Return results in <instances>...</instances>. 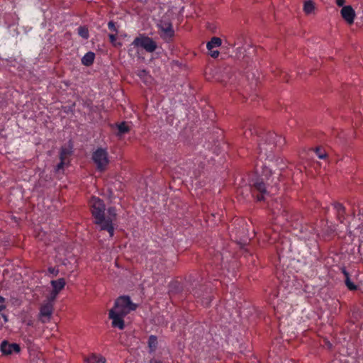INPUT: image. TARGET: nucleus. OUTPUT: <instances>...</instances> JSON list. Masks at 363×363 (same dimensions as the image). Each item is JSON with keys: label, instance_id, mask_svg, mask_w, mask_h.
Here are the masks:
<instances>
[{"label": "nucleus", "instance_id": "15", "mask_svg": "<svg viewBox=\"0 0 363 363\" xmlns=\"http://www.w3.org/2000/svg\"><path fill=\"white\" fill-rule=\"evenodd\" d=\"M222 44V40L218 37H213L209 42L207 43L206 48L208 50H212L214 48L220 47Z\"/></svg>", "mask_w": 363, "mask_h": 363}, {"label": "nucleus", "instance_id": "26", "mask_svg": "<svg viewBox=\"0 0 363 363\" xmlns=\"http://www.w3.org/2000/svg\"><path fill=\"white\" fill-rule=\"evenodd\" d=\"M208 52H209V55L211 57H212L213 58H217L219 55V51L218 50H214L213 49L212 50H208Z\"/></svg>", "mask_w": 363, "mask_h": 363}, {"label": "nucleus", "instance_id": "27", "mask_svg": "<svg viewBox=\"0 0 363 363\" xmlns=\"http://www.w3.org/2000/svg\"><path fill=\"white\" fill-rule=\"evenodd\" d=\"M108 28L111 30H113V31H115L116 33L118 32V30L115 26V23L113 21H109L108 23Z\"/></svg>", "mask_w": 363, "mask_h": 363}, {"label": "nucleus", "instance_id": "5", "mask_svg": "<svg viewBox=\"0 0 363 363\" xmlns=\"http://www.w3.org/2000/svg\"><path fill=\"white\" fill-rule=\"evenodd\" d=\"M92 160L99 171L105 170L109 162L106 150L101 147L97 148L92 154Z\"/></svg>", "mask_w": 363, "mask_h": 363}, {"label": "nucleus", "instance_id": "21", "mask_svg": "<svg viewBox=\"0 0 363 363\" xmlns=\"http://www.w3.org/2000/svg\"><path fill=\"white\" fill-rule=\"evenodd\" d=\"M78 34L84 39H88L89 37V30L84 26H80L78 28Z\"/></svg>", "mask_w": 363, "mask_h": 363}, {"label": "nucleus", "instance_id": "14", "mask_svg": "<svg viewBox=\"0 0 363 363\" xmlns=\"http://www.w3.org/2000/svg\"><path fill=\"white\" fill-rule=\"evenodd\" d=\"M95 54L93 52H86L82 58V63L85 66H90L93 64Z\"/></svg>", "mask_w": 363, "mask_h": 363}, {"label": "nucleus", "instance_id": "6", "mask_svg": "<svg viewBox=\"0 0 363 363\" xmlns=\"http://www.w3.org/2000/svg\"><path fill=\"white\" fill-rule=\"evenodd\" d=\"M108 215L104 216V221L102 223L101 230H106L109 237L112 238L114 235L113 221L116 218V211L114 207H110L107 210Z\"/></svg>", "mask_w": 363, "mask_h": 363}, {"label": "nucleus", "instance_id": "11", "mask_svg": "<svg viewBox=\"0 0 363 363\" xmlns=\"http://www.w3.org/2000/svg\"><path fill=\"white\" fill-rule=\"evenodd\" d=\"M333 208L337 220L340 223H344V221L347 216L345 207L341 203L334 202L333 203Z\"/></svg>", "mask_w": 363, "mask_h": 363}, {"label": "nucleus", "instance_id": "38", "mask_svg": "<svg viewBox=\"0 0 363 363\" xmlns=\"http://www.w3.org/2000/svg\"><path fill=\"white\" fill-rule=\"evenodd\" d=\"M4 302H5V298L0 296V304L1 303L4 304Z\"/></svg>", "mask_w": 363, "mask_h": 363}, {"label": "nucleus", "instance_id": "8", "mask_svg": "<svg viewBox=\"0 0 363 363\" xmlns=\"http://www.w3.org/2000/svg\"><path fill=\"white\" fill-rule=\"evenodd\" d=\"M53 311V305L51 301L43 303L40 308V319L42 323H47L50 320Z\"/></svg>", "mask_w": 363, "mask_h": 363}, {"label": "nucleus", "instance_id": "37", "mask_svg": "<svg viewBox=\"0 0 363 363\" xmlns=\"http://www.w3.org/2000/svg\"><path fill=\"white\" fill-rule=\"evenodd\" d=\"M311 152H315V154H318V147H315L313 150H310Z\"/></svg>", "mask_w": 363, "mask_h": 363}, {"label": "nucleus", "instance_id": "7", "mask_svg": "<svg viewBox=\"0 0 363 363\" xmlns=\"http://www.w3.org/2000/svg\"><path fill=\"white\" fill-rule=\"evenodd\" d=\"M160 31V36L165 40H170L174 35L172 23L167 19H162L157 24Z\"/></svg>", "mask_w": 363, "mask_h": 363}, {"label": "nucleus", "instance_id": "23", "mask_svg": "<svg viewBox=\"0 0 363 363\" xmlns=\"http://www.w3.org/2000/svg\"><path fill=\"white\" fill-rule=\"evenodd\" d=\"M118 134L123 135L129 131V128L125 122H122L118 125Z\"/></svg>", "mask_w": 363, "mask_h": 363}, {"label": "nucleus", "instance_id": "24", "mask_svg": "<svg viewBox=\"0 0 363 363\" xmlns=\"http://www.w3.org/2000/svg\"><path fill=\"white\" fill-rule=\"evenodd\" d=\"M64 153L65 150H62L60 152V162L57 165L56 167V171H60L61 169L63 168L64 166Z\"/></svg>", "mask_w": 363, "mask_h": 363}, {"label": "nucleus", "instance_id": "30", "mask_svg": "<svg viewBox=\"0 0 363 363\" xmlns=\"http://www.w3.org/2000/svg\"><path fill=\"white\" fill-rule=\"evenodd\" d=\"M147 73L145 69L140 71L138 73V76L141 78L145 76H147Z\"/></svg>", "mask_w": 363, "mask_h": 363}, {"label": "nucleus", "instance_id": "9", "mask_svg": "<svg viewBox=\"0 0 363 363\" xmlns=\"http://www.w3.org/2000/svg\"><path fill=\"white\" fill-rule=\"evenodd\" d=\"M1 351L4 354H11L13 353H18L21 350V347L18 344L9 343L6 340H4L1 343Z\"/></svg>", "mask_w": 363, "mask_h": 363}, {"label": "nucleus", "instance_id": "31", "mask_svg": "<svg viewBox=\"0 0 363 363\" xmlns=\"http://www.w3.org/2000/svg\"><path fill=\"white\" fill-rule=\"evenodd\" d=\"M345 0H336V4L338 6H342L345 4Z\"/></svg>", "mask_w": 363, "mask_h": 363}, {"label": "nucleus", "instance_id": "16", "mask_svg": "<svg viewBox=\"0 0 363 363\" xmlns=\"http://www.w3.org/2000/svg\"><path fill=\"white\" fill-rule=\"evenodd\" d=\"M343 274L345 275V285L347 286V287L350 289V290H356L357 289V286L350 280V275H349V273L346 271V270H343Z\"/></svg>", "mask_w": 363, "mask_h": 363}, {"label": "nucleus", "instance_id": "34", "mask_svg": "<svg viewBox=\"0 0 363 363\" xmlns=\"http://www.w3.org/2000/svg\"><path fill=\"white\" fill-rule=\"evenodd\" d=\"M150 363H162V362L155 359H152L150 361Z\"/></svg>", "mask_w": 363, "mask_h": 363}, {"label": "nucleus", "instance_id": "29", "mask_svg": "<svg viewBox=\"0 0 363 363\" xmlns=\"http://www.w3.org/2000/svg\"><path fill=\"white\" fill-rule=\"evenodd\" d=\"M108 38L110 39L111 43H113L116 40V35L109 34Z\"/></svg>", "mask_w": 363, "mask_h": 363}, {"label": "nucleus", "instance_id": "4", "mask_svg": "<svg viewBox=\"0 0 363 363\" xmlns=\"http://www.w3.org/2000/svg\"><path fill=\"white\" fill-rule=\"evenodd\" d=\"M130 46L142 48L148 52H153L157 49V43L152 38L145 35H140L135 38L130 44Z\"/></svg>", "mask_w": 363, "mask_h": 363}, {"label": "nucleus", "instance_id": "10", "mask_svg": "<svg viewBox=\"0 0 363 363\" xmlns=\"http://www.w3.org/2000/svg\"><path fill=\"white\" fill-rule=\"evenodd\" d=\"M342 18L348 23L352 24L355 18V11L351 6H345L340 11Z\"/></svg>", "mask_w": 363, "mask_h": 363}, {"label": "nucleus", "instance_id": "39", "mask_svg": "<svg viewBox=\"0 0 363 363\" xmlns=\"http://www.w3.org/2000/svg\"><path fill=\"white\" fill-rule=\"evenodd\" d=\"M352 213L353 214V216H354V214H355V211H354V209H352Z\"/></svg>", "mask_w": 363, "mask_h": 363}, {"label": "nucleus", "instance_id": "3", "mask_svg": "<svg viewBox=\"0 0 363 363\" xmlns=\"http://www.w3.org/2000/svg\"><path fill=\"white\" fill-rule=\"evenodd\" d=\"M89 206L94 218V223L101 230L102 223L104 221L106 210L104 201L98 197L93 196L89 201Z\"/></svg>", "mask_w": 363, "mask_h": 363}, {"label": "nucleus", "instance_id": "12", "mask_svg": "<svg viewBox=\"0 0 363 363\" xmlns=\"http://www.w3.org/2000/svg\"><path fill=\"white\" fill-rule=\"evenodd\" d=\"M335 225L330 223V225L327 222V226H325L322 231V237L325 240H329L333 238L336 233Z\"/></svg>", "mask_w": 363, "mask_h": 363}, {"label": "nucleus", "instance_id": "13", "mask_svg": "<svg viewBox=\"0 0 363 363\" xmlns=\"http://www.w3.org/2000/svg\"><path fill=\"white\" fill-rule=\"evenodd\" d=\"M50 283L53 288L52 294H54L53 298H55V296L65 287L66 282L65 279L60 278L57 280H52Z\"/></svg>", "mask_w": 363, "mask_h": 363}, {"label": "nucleus", "instance_id": "18", "mask_svg": "<svg viewBox=\"0 0 363 363\" xmlns=\"http://www.w3.org/2000/svg\"><path fill=\"white\" fill-rule=\"evenodd\" d=\"M88 363H105L106 359L102 356H97L96 354H91L86 359Z\"/></svg>", "mask_w": 363, "mask_h": 363}, {"label": "nucleus", "instance_id": "17", "mask_svg": "<svg viewBox=\"0 0 363 363\" xmlns=\"http://www.w3.org/2000/svg\"><path fill=\"white\" fill-rule=\"evenodd\" d=\"M247 128L243 133L244 136L246 138H248L249 136H252L254 133H257V130L255 127L252 125L250 123H246L245 126H243V128Z\"/></svg>", "mask_w": 363, "mask_h": 363}, {"label": "nucleus", "instance_id": "2", "mask_svg": "<svg viewBox=\"0 0 363 363\" xmlns=\"http://www.w3.org/2000/svg\"><path fill=\"white\" fill-rule=\"evenodd\" d=\"M136 308L137 305L131 301L128 296L118 297L116 300L113 307L108 312V318L111 320L112 327L123 330L125 328L124 317Z\"/></svg>", "mask_w": 363, "mask_h": 363}, {"label": "nucleus", "instance_id": "33", "mask_svg": "<svg viewBox=\"0 0 363 363\" xmlns=\"http://www.w3.org/2000/svg\"><path fill=\"white\" fill-rule=\"evenodd\" d=\"M194 296L196 298H200V293L196 290V291H194Z\"/></svg>", "mask_w": 363, "mask_h": 363}, {"label": "nucleus", "instance_id": "35", "mask_svg": "<svg viewBox=\"0 0 363 363\" xmlns=\"http://www.w3.org/2000/svg\"><path fill=\"white\" fill-rule=\"evenodd\" d=\"M5 308H6L5 304H3V303L0 304V311H2L3 310H4Z\"/></svg>", "mask_w": 363, "mask_h": 363}, {"label": "nucleus", "instance_id": "28", "mask_svg": "<svg viewBox=\"0 0 363 363\" xmlns=\"http://www.w3.org/2000/svg\"><path fill=\"white\" fill-rule=\"evenodd\" d=\"M48 272L52 274L53 277H56L58 273H59V270L58 269L55 268V267H50L48 269Z\"/></svg>", "mask_w": 363, "mask_h": 363}, {"label": "nucleus", "instance_id": "1", "mask_svg": "<svg viewBox=\"0 0 363 363\" xmlns=\"http://www.w3.org/2000/svg\"><path fill=\"white\" fill-rule=\"evenodd\" d=\"M261 134L262 135H258L260 138L258 142L259 159L255 164V172L257 177L250 181L252 189L260 194L256 196L257 201L263 200L264 195L268 194L266 185L273 184L274 178L271 179L270 164L267 163V160L268 162H273L274 152L281 148L285 144V139L274 132ZM274 184H277V182H274Z\"/></svg>", "mask_w": 363, "mask_h": 363}, {"label": "nucleus", "instance_id": "20", "mask_svg": "<svg viewBox=\"0 0 363 363\" xmlns=\"http://www.w3.org/2000/svg\"><path fill=\"white\" fill-rule=\"evenodd\" d=\"M314 9L315 6L311 0H308L304 3L303 11L306 14H311Z\"/></svg>", "mask_w": 363, "mask_h": 363}, {"label": "nucleus", "instance_id": "25", "mask_svg": "<svg viewBox=\"0 0 363 363\" xmlns=\"http://www.w3.org/2000/svg\"><path fill=\"white\" fill-rule=\"evenodd\" d=\"M211 299L210 298L209 296L206 295V297H203L201 301V303L206 306H208L209 304H210V302H211Z\"/></svg>", "mask_w": 363, "mask_h": 363}, {"label": "nucleus", "instance_id": "22", "mask_svg": "<svg viewBox=\"0 0 363 363\" xmlns=\"http://www.w3.org/2000/svg\"><path fill=\"white\" fill-rule=\"evenodd\" d=\"M270 303L273 306L274 311H276L277 313L281 314L283 313L282 308H283L284 305H285L284 303H280L276 304L274 299L272 300L271 298Z\"/></svg>", "mask_w": 363, "mask_h": 363}, {"label": "nucleus", "instance_id": "19", "mask_svg": "<svg viewBox=\"0 0 363 363\" xmlns=\"http://www.w3.org/2000/svg\"><path fill=\"white\" fill-rule=\"evenodd\" d=\"M148 347L150 352H154L157 347V338L155 335H150L148 339Z\"/></svg>", "mask_w": 363, "mask_h": 363}, {"label": "nucleus", "instance_id": "32", "mask_svg": "<svg viewBox=\"0 0 363 363\" xmlns=\"http://www.w3.org/2000/svg\"><path fill=\"white\" fill-rule=\"evenodd\" d=\"M327 155L325 153H322L320 152V148L319 147V159H325L326 158Z\"/></svg>", "mask_w": 363, "mask_h": 363}, {"label": "nucleus", "instance_id": "36", "mask_svg": "<svg viewBox=\"0 0 363 363\" xmlns=\"http://www.w3.org/2000/svg\"><path fill=\"white\" fill-rule=\"evenodd\" d=\"M2 318H4V320L5 323L8 321V318L5 314H1Z\"/></svg>", "mask_w": 363, "mask_h": 363}]
</instances>
